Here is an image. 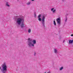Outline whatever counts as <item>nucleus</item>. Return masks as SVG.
I'll return each mask as SVG.
<instances>
[{"instance_id": "obj_20", "label": "nucleus", "mask_w": 73, "mask_h": 73, "mask_svg": "<svg viewBox=\"0 0 73 73\" xmlns=\"http://www.w3.org/2000/svg\"><path fill=\"white\" fill-rule=\"evenodd\" d=\"M47 73H51L50 72V71H49V72H48Z\"/></svg>"}, {"instance_id": "obj_6", "label": "nucleus", "mask_w": 73, "mask_h": 73, "mask_svg": "<svg viewBox=\"0 0 73 73\" xmlns=\"http://www.w3.org/2000/svg\"><path fill=\"white\" fill-rule=\"evenodd\" d=\"M41 17V15L40 14L38 15V20L39 21H41V18H40Z\"/></svg>"}, {"instance_id": "obj_22", "label": "nucleus", "mask_w": 73, "mask_h": 73, "mask_svg": "<svg viewBox=\"0 0 73 73\" xmlns=\"http://www.w3.org/2000/svg\"><path fill=\"white\" fill-rule=\"evenodd\" d=\"M32 1H35V0H32Z\"/></svg>"}, {"instance_id": "obj_1", "label": "nucleus", "mask_w": 73, "mask_h": 73, "mask_svg": "<svg viewBox=\"0 0 73 73\" xmlns=\"http://www.w3.org/2000/svg\"><path fill=\"white\" fill-rule=\"evenodd\" d=\"M36 44V41L35 40H32V39H31L30 38H28L27 41V45L29 47L31 48L32 46L33 47L35 46V44Z\"/></svg>"}, {"instance_id": "obj_8", "label": "nucleus", "mask_w": 73, "mask_h": 73, "mask_svg": "<svg viewBox=\"0 0 73 73\" xmlns=\"http://www.w3.org/2000/svg\"><path fill=\"white\" fill-rule=\"evenodd\" d=\"M19 18H18V16H15L14 17V19L16 21H17V20L18 19H19Z\"/></svg>"}, {"instance_id": "obj_24", "label": "nucleus", "mask_w": 73, "mask_h": 73, "mask_svg": "<svg viewBox=\"0 0 73 73\" xmlns=\"http://www.w3.org/2000/svg\"><path fill=\"white\" fill-rule=\"evenodd\" d=\"M0 69H1V67H0Z\"/></svg>"}, {"instance_id": "obj_10", "label": "nucleus", "mask_w": 73, "mask_h": 73, "mask_svg": "<svg viewBox=\"0 0 73 73\" xmlns=\"http://www.w3.org/2000/svg\"><path fill=\"white\" fill-rule=\"evenodd\" d=\"M54 52L55 53H57V49H55L54 50Z\"/></svg>"}, {"instance_id": "obj_9", "label": "nucleus", "mask_w": 73, "mask_h": 73, "mask_svg": "<svg viewBox=\"0 0 73 73\" xmlns=\"http://www.w3.org/2000/svg\"><path fill=\"white\" fill-rule=\"evenodd\" d=\"M6 6H7V7H9L10 6L8 2H6Z\"/></svg>"}, {"instance_id": "obj_23", "label": "nucleus", "mask_w": 73, "mask_h": 73, "mask_svg": "<svg viewBox=\"0 0 73 73\" xmlns=\"http://www.w3.org/2000/svg\"><path fill=\"white\" fill-rule=\"evenodd\" d=\"M65 42V40H64V41L63 42Z\"/></svg>"}, {"instance_id": "obj_13", "label": "nucleus", "mask_w": 73, "mask_h": 73, "mask_svg": "<svg viewBox=\"0 0 73 73\" xmlns=\"http://www.w3.org/2000/svg\"><path fill=\"white\" fill-rule=\"evenodd\" d=\"M53 24L54 25H56V21L54 20V21Z\"/></svg>"}, {"instance_id": "obj_2", "label": "nucleus", "mask_w": 73, "mask_h": 73, "mask_svg": "<svg viewBox=\"0 0 73 73\" xmlns=\"http://www.w3.org/2000/svg\"><path fill=\"white\" fill-rule=\"evenodd\" d=\"M24 19L22 18H19L17 21V23L18 25H21V28H23L24 27ZM21 23V22H22Z\"/></svg>"}, {"instance_id": "obj_4", "label": "nucleus", "mask_w": 73, "mask_h": 73, "mask_svg": "<svg viewBox=\"0 0 73 73\" xmlns=\"http://www.w3.org/2000/svg\"><path fill=\"white\" fill-rule=\"evenodd\" d=\"M45 17H46V16L45 14L42 15L41 23L44 28H45Z\"/></svg>"}, {"instance_id": "obj_16", "label": "nucleus", "mask_w": 73, "mask_h": 73, "mask_svg": "<svg viewBox=\"0 0 73 73\" xmlns=\"http://www.w3.org/2000/svg\"><path fill=\"white\" fill-rule=\"evenodd\" d=\"M56 9H54V10H53V13H55V12H56Z\"/></svg>"}, {"instance_id": "obj_3", "label": "nucleus", "mask_w": 73, "mask_h": 73, "mask_svg": "<svg viewBox=\"0 0 73 73\" xmlns=\"http://www.w3.org/2000/svg\"><path fill=\"white\" fill-rule=\"evenodd\" d=\"M1 67L2 68L1 69V71L3 73H5L7 71V66L6 65V63L5 62L1 66Z\"/></svg>"}, {"instance_id": "obj_11", "label": "nucleus", "mask_w": 73, "mask_h": 73, "mask_svg": "<svg viewBox=\"0 0 73 73\" xmlns=\"http://www.w3.org/2000/svg\"><path fill=\"white\" fill-rule=\"evenodd\" d=\"M63 68H64V67H62V66L61 67H60V68L59 70H62V69H63Z\"/></svg>"}, {"instance_id": "obj_7", "label": "nucleus", "mask_w": 73, "mask_h": 73, "mask_svg": "<svg viewBox=\"0 0 73 73\" xmlns=\"http://www.w3.org/2000/svg\"><path fill=\"white\" fill-rule=\"evenodd\" d=\"M68 41H69V44H71L72 46H73V40H68Z\"/></svg>"}, {"instance_id": "obj_21", "label": "nucleus", "mask_w": 73, "mask_h": 73, "mask_svg": "<svg viewBox=\"0 0 73 73\" xmlns=\"http://www.w3.org/2000/svg\"><path fill=\"white\" fill-rule=\"evenodd\" d=\"M63 2H64V0H62Z\"/></svg>"}, {"instance_id": "obj_18", "label": "nucleus", "mask_w": 73, "mask_h": 73, "mask_svg": "<svg viewBox=\"0 0 73 73\" xmlns=\"http://www.w3.org/2000/svg\"><path fill=\"white\" fill-rule=\"evenodd\" d=\"M53 9H54V8H52L51 9V11H53Z\"/></svg>"}, {"instance_id": "obj_15", "label": "nucleus", "mask_w": 73, "mask_h": 73, "mask_svg": "<svg viewBox=\"0 0 73 73\" xmlns=\"http://www.w3.org/2000/svg\"><path fill=\"white\" fill-rule=\"evenodd\" d=\"M34 17L35 18L36 17V13H34Z\"/></svg>"}, {"instance_id": "obj_19", "label": "nucleus", "mask_w": 73, "mask_h": 73, "mask_svg": "<svg viewBox=\"0 0 73 73\" xmlns=\"http://www.w3.org/2000/svg\"><path fill=\"white\" fill-rule=\"evenodd\" d=\"M36 52H35L34 53V56H36Z\"/></svg>"}, {"instance_id": "obj_12", "label": "nucleus", "mask_w": 73, "mask_h": 73, "mask_svg": "<svg viewBox=\"0 0 73 73\" xmlns=\"http://www.w3.org/2000/svg\"><path fill=\"white\" fill-rule=\"evenodd\" d=\"M31 29H29L28 30V33H31Z\"/></svg>"}, {"instance_id": "obj_14", "label": "nucleus", "mask_w": 73, "mask_h": 73, "mask_svg": "<svg viewBox=\"0 0 73 73\" xmlns=\"http://www.w3.org/2000/svg\"><path fill=\"white\" fill-rule=\"evenodd\" d=\"M31 2H29L27 3V5H30V4H31Z\"/></svg>"}, {"instance_id": "obj_17", "label": "nucleus", "mask_w": 73, "mask_h": 73, "mask_svg": "<svg viewBox=\"0 0 73 73\" xmlns=\"http://www.w3.org/2000/svg\"><path fill=\"white\" fill-rule=\"evenodd\" d=\"M68 20V19L67 18V17L66 18V20H65V22H66L67 21V20Z\"/></svg>"}, {"instance_id": "obj_5", "label": "nucleus", "mask_w": 73, "mask_h": 73, "mask_svg": "<svg viewBox=\"0 0 73 73\" xmlns=\"http://www.w3.org/2000/svg\"><path fill=\"white\" fill-rule=\"evenodd\" d=\"M56 20L57 21V23L58 24L59 26H60L61 25V19L60 18H57Z\"/></svg>"}]
</instances>
